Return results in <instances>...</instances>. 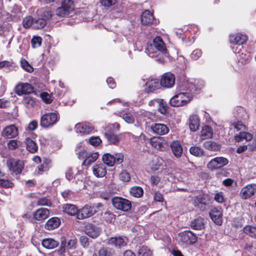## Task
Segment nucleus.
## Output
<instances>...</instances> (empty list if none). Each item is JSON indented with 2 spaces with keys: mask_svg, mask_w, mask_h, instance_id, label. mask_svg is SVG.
Wrapping results in <instances>:
<instances>
[{
  "mask_svg": "<svg viewBox=\"0 0 256 256\" xmlns=\"http://www.w3.org/2000/svg\"><path fill=\"white\" fill-rule=\"evenodd\" d=\"M74 10V4L72 0H64L62 6L56 10V14L61 17L68 16Z\"/></svg>",
  "mask_w": 256,
  "mask_h": 256,
  "instance_id": "f257e3e1",
  "label": "nucleus"
},
{
  "mask_svg": "<svg viewBox=\"0 0 256 256\" xmlns=\"http://www.w3.org/2000/svg\"><path fill=\"white\" fill-rule=\"evenodd\" d=\"M186 92H180L172 98L170 100L171 106L180 107L186 106L190 102Z\"/></svg>",
  "mask_w": 256,
  "mask_h": 256,
  "instance_id": "f03ea898",
  "label": "nucleus"
},
{
  "mask_svg": "<svg viewBox=\"0 0 256 256\" xmlns=\"http://www.w3.org/2000/svg\"><path fill=\"white\" fill-rule=\"evenodd\" d=\"M112 204L116 209L124 212H128L131 209V202L126 198L120 197H114L112 200Z\"/></svg>",
  "mask_w": 256,
  "mask_h": 256,
  "instance_id": "7ed1b4c3",
  "label": "nucleus"
},
{
  "mask_svg": "<svg viewBox=\"0 0 256 256\" xmlns=\"http://www.w3.org/2000/svg\"><path fill=\"white\" fill-rule=\"evenodd\" d=\"M148 105L152 110L158 112H167L169 108L168 104L162 98L152 100L148 102Z\"/></svg>",
  "mask_w": 256,
  "mask_h": 256,
  "instance_id": "20e7f679",
  "label": "nucleus"
},
{
  "mask_svg": "<svg viewBox=\"0 0 256 256\" xmlns=\"http://www.w3.org/2000/svg\"><path fill=\"white\" fill-rule=\"evenodd\" d=\"M6 164L9 170L16 174H20L24 168V163L22 161L12 158H8Z\"/></svg>",
  "mask_w": 256,
  "mask_h": 256,
  "instance_id": "39448f33",
  "label": "nucleus"
},
{
  "mask_svg": "<svg viewBox=\"0 0 256 256\" xmlns=\"http://www.w3.org/2000/svg\"><path fill=\"white\" fill-rule=\"evenodd\" d=\"M58 116L56 113H45L40 120V126L43 128L52 126L58 121Z\"/></svg>",
  "mask_w": 256,
  "mask_h": 256,
  "instance_id": "423d86ee",
  "label": "nucleus"
},
{
  "mask_svg": "<svg viewBox=\"0 0 256 256\" xmlns=\"http://www.w3.org/2000/svg\"><path fill=\"white\" fill-rule=\"evenodd\" d=\"M14 92L19 96L29 94L34 92V88L28 83L20 82L15 86Z\"/></svg>",
  "mask_w": 256,
  "mask_h": 256,
  "instance_id": "0eeeda50",
  "label": "nucleus"
},
{
  "mask_svg": "<svg viewBox=\"0 0 256 256\" xmlns=\"http://www.w3.org/2000/svg\"><path fill=\"white\" fill-rule=\"evenodd\" d=\"M228 163V160L224 157H216L211 160L207 164V168L211 170L220 168Z\"/></svg>",
  "mask_w": 256,
  "mask_h": 256,
  "instance_id": "6e6552de",
  "label": "nucleus"
},
{
  "mask_svg": "<svg viewBox=\"0 0 256 256\" xmlns=\"http://www.w3.org/2000/svg\"><path fill=\"white\" fill-rule=\"evenodd\" d=\"M98 212L94 206H91L88 204L85 205L81 209L78 210L77 214V218L78 220H83L90 218Z\"/></svg>",
  "mask_w": 256,
  "mask_h": 256,
  "instance_id": "1a4fd4ad",
  "label": "nucleus"
},
{
  "mask_svg": "<svg viewBox=\"0 0 256 256\" xmlns=\"http://www.w3.org/2000/svg\"><path fill=\"white\" fill-rule=\"evenodd\" d=\"M175 83V76L170 72H167L164 74L160 80V84L164 88H171Z\"/></svg>",
  "mask_w": 256,
  "mask_h": 256,
  "instance_id": "9d476101",
  "label": "nucleus"
},
{
  "mask_svg": "<svg viewBox=\"0 0 256 256\" xmlns=\"http://www.w3.org/2000/svg\"><path fill=\"white\" fill-rule=\"evenodd\" d=\"M256 192V184H248L242 189L240 192V196L244 200H246L253 196Z\"/></svg>",
  "mask_w": 256,
  "mask_h": 256,
  "instance_id": "9b49d317",
  "label": "nucleus"
},
{
  "mask_svg": "<svg viewBox=\"0 0 256 256\" xmlns=\"http://www.w3.org/2000/svg\"><path fill=\"white\" fill-rule=\"evenodd\" d=\"M141 22L144 25L156 24L158 20L154 18L152 13L149 10H146L141 15Z\"/></svg>",
  "mask_w": 256,
  "mask_h": 256,
  "instance_id": "f8f14e48",
  "label": "nucleus"
},
{
  "mask_svg": "<svg viewBox=\"0 0 256 256\" xmlns=\"http://www.w3.org/2000/svg\"><path fill=\"white\" fill-rule=\"evenodd\" d=\"M180 240L186 244H194L197 241L196 236L190 231H184L180 234Z\"/></svg>",
  "mask_w": 256,
  "mask_h": 256,
  "instance_id": "ddd939ff",
  "label": "nucleus"
},
{
  "mask_svg": "<svg viewBox=\"0 0 256 256\" xmlns=\"http://www.w3.org/2000/svg\"><path fill=\"white\" fill-rule=\"evenodd\" d=\"M248 37L242 34H231L229 36V42L234 45H242L246 43Z\"/></svg>",
  "mask_w": 256,
  "mask_h": 256,
  "instance_id": "4468645a",
  "label": "nucleus"
},
{
  "mask_svg": "<svg viewBox=\"0 0 256 256\" xmlns=\"http://www.w3.org/2000/svg\"><path fill=\"white\" fill-rule=\"evenodd\" d=\"M145 85L146 87V93L154 92L155 90L160 88V81L158 79L152 78L148 79L146 82Z\"/></svg>",
  "mask_w": 256,
  "mask_h": 256,
  "instance_id": "2eb2a0df",
  "label": "nucleus"
},
{
  "mask_svg": "<svg viewBox=\"0 0 256 256\" xmlns=\"http://www.w3.org/2000/svg\"><path fill=\"white\" fill-rule=\"evenodd\" d=\"M18 134V128L13 124L6 126L2 132V136L7 138H15Z\"/></svg>",
  "mask_w": 256,
  "mask_h": 256,
  "instance_id": "dca6fc26",
  "label": "nucleus"
},
{
  "mask_svg": "<svg viewBox=\"0 0 256 256\" xmlns=\"http://www.w3.org/2000/svg\"><path fill=\"white\" fill-rule=\"evenodd\" d=\"M85 232L90 238H96L100 235V230L95 225L88 224L85 227Z\"/></svg>",
  "mask_w": 256,
  "mask_h": 256,
  "instance_id": "f3484780",
  "label": "nucleus"
},
{
  "mask_svg": "<svg viewBox=\"0 0 256 256\" xmlns=\"http://www.w3.org/2000/svg\"><path fill=\"white\" fill-rule=\"evenodd\" d=\"M153 46L156 49L163 54L167 53V49L165 44L160 36H157L153 40Z\"/></svg>",
  "mask_w": 256,
  "mask_h": 256,
  "instance_id": "a211bd4d",
  "label": "nucleus"
},
{
  "mask_svg": "<svg viewBox=\"0 0 256 256\" xmlns=\"http://www.w3.org/2000/svg\"><path fill=\"white\" fill-rule=\"evenodd\" d=\"M151 128L154 134L160 136L165 135L169 132L168 128L162 124H155L151 126Z\"/></svg>",
  "mask_w": 256,
  "mask_h": 256,
  "instance_id": "6ab92c4d",
  "label": "nucleus"
},
{
  "mask_svg": "<svg viewBox=\"0 0 256 256\" xmlns=\"http://www.w3.org/2000/svg\"><path fill=\"white\" fill-rule=\"evenodd\" d=\"M94 174L97 178H102L106 174V168L104 164H96L92 166Z\"/></svg>",
  "mask_w": 256,
  "mask_h": 256,
  "instance_id": "aec40b11",
  "label": "nucleus"
},
{
  "mask_svg": "<svg viewBox=\"0 0 256 256\" xmlns=\"http://www.w3.org/2000/svg\"><path fill=\"white\" fill-rule=\"evenodd\" d=\"M170 146L174 155L177 158H180L183 152V148L178 140L172 141Z\"/></svg>",
  "mask_w": 256,
  "mask_h": 256,
  "instance_id": "412c9836",
  "label": "nucleus"
},
{
  "mask_svg": "<svg viewBox=\"0 0 256 256\" xmlns=\"http://www.w3.org/2000/svg\"><path fill=\"white\" fill-rule=\"evenodd\" d=\"M151 146L157 150H162L166 144L165 140L162 137H153L150 139Z\"/></svg>",
  "mask_w": 256,
  "mask_h": 256,
  "instance_id": "4be33fe9",
  "label": "nucleus"
},
{
  "mask_svg": "<svg viewBox=\"0 0 256 256\" xmlns=\"http://www.w3.org/2000/svg\"><path fill=\"white\" fill-rule=\"evenodd\" d=\"M50 214L49 210L47 208H41L36 210L34 213V218L37 220H42L46 219Z\"/></svg>",
  "mask_w": 256,
  "mask_h": 256,
  "instance_id": "5701e85b",
  "label": "nucleus"
},
{
  "mask_svg": "<svg viewBox=\"0 0 256 256\" xmlns=\"http://www.w3.org/2000/svg\"><path fill=\"white\" fill-rule=\"evenodd\" d=\"M189 128L191 131L196 132L200 127V119L196 114H193L189 118Z\"/></svg>",
  "mask_w": 256,
  "mask_h": 256,
  "instance_id": "b1692460",
  "label": "nucleus"
},
{
  "mask_svg": "<svg viewBox=\"0 0 256 256\" xmlns=\"http://www.w3.org/2000/svg\"><path fill=\"white\" fill-rule=\"evenodd\" d=\"M76 130L77 132L81 134H86L91 132L94 128L86 124L78 123L76 125Z\"/></svg>",
  "mask_w": 256,
  "mask_h": 256,
  "instance_id": "393cba45",
  "label": "nucleus"
},
{
  "mask_svg": "<svg viewBox=\"0 0 256 256\" xmlns=\"http://www.w3.org/2000/svg\"><path fill=\"white\" fill-rule=\"evenodd\" d=\"M107 244L110 246L120 248L126 245V243L122 237H112L108 239Z\"/></svg>",
  "mask_w": 256,
  "mask_h": 256,
  "instance_id": "a878e982",
  "label": "nucleus"
},
{
  "mask_svg": "<svg viewBox=\"0 0 256 256\" xmlns=\"http://www.w3.org/2000/svg\"><path fill=\"white\" fill-rule=\"evenodd\" d=\"M212 136L213 130L211 127L207 125L202 127L200 134L201 141L206 139L211 138Z\"/></svg>",
  "mask_w": 256,
  "mask_h": 256,
  "instance_id": "bb28decb",
  "label": "nucleus"
},
{
  "mask_svg": "<svg viewBox=\"0 0 256 256\" xmlns=\"http://www.w3.org/2000/svg\"><path fill=\"white\" fill-rule=\"evenodd\" d=\"M212 220L217 224L220 225L222 223V213L220 210L216 208L212 210L210 213Z\"/></svg>",
  "mask_w": 256,
  "mask_h": 256,
  "instance_id": "cd10ccee",
  "label": "nucleus"
},
{
  "mask_svg": "<svg viewBox=\"0 0 256 256\" xmlns=\"http://www.w3.org/2000/svg\"><path fill=\"white\" fill-rule=\"evenodd\" d=\"M60 224V218L53 217L49 219L45 224L44 228L48 230H52L57 228Z\"/></svg>",
  "mask_w": 256,
  "mask_h": 256,
  "instance_id": "c85d7f7f",
  "label": "nucleus"
},
{
  "mask_svg": "<svg viewBox=\"0 0 256 256\" xmlns=\"http://www.w3.org/2000/svg\"><path fill=\"white\" fill-rule=\"evenodd\" d=\"M62 210L64 212L68 214L70 216L77 215L78 213V210L77 207L72 204H66L62 206Z\"/></svg>",
  "mask_w": 256,
  "mask_h": 256,
  "instance_id": "c756f323",
  "label": "nucleus"
},
{
  "mask_svg": "<svg viewBox=\"0 0 256 256\" xmlns=\"http://www.w3.org/2000/svg\"><path fill=\"white\" fill-rule=\"evenodd\" d=\"M203 146L206 150L214 152L220 150L221 148L220 144L212 140L205 142L203 144Z\"/></svg>",
  "mask_w": 256,
  "mask_h": 256,
  "instance_id": "7c9ffc66",
  "label": "nucleus"
},
{
  "mask_svg": "<svg viewBox=\"0 0 256 256\" xmlns=\"http://www.w3.org/2000/svg\"><path fill=\"white\" fill-rule=\"evenodd\" d=\"M252 135L249 132H242L234 136V140L236 142H240L244 140L248 142L252 140Z\"/></svg>",
  "mask_w": 256,
  "mask_h": 256,
  "instance_id": "2f4dec72",
  "label": "nucleus"
},
{
  "mask_svg": "<svg viewBox=\"0 0 256 256\" xmlns=\"http://www.w3.org/2000/svg\"><path fill=\"white\" fill-rule=\"evenodd\" d=\"M58 244V242L52 238H46L42 241V245L47 249L54 248Z\"/></svg>",
  "mask_w": 256,
  "mask_h": 256,
  "instance_id": "473e14b6",
  "label": "nucleus"
},
{
  "mask_svg": "<svg viewBox=\"0 0 256 256\" xmlns=\"http://www.w3.org/2000/svg\"><path fill=\"white\" fill-rule=\"evenodd\" d=\"M105 136L108 141L112 144H116L122 138V134H120L118 135L114 134L106 133Z\"/></svg>",
  "mask_w": 256,
  "mask_h": 256,
  "instance_id": "72a5a7b5",
  "label": "nucleus"
},
{
  "mask_svg": "<svg viewBox=\"0 0 256 256\" xmlns=\"http://www.w3.org/2000/svg\"><path fill=\"white\" fill-rule=\"evenodd\" d=\"M26 149L30 152L34 153L38 150V146L36 142L30 138H26Z\"/></svg>",
  "mask_w": 256,
  "mask_h": 256,
  "instance_id": "f704fd0d",
  "label": "nucleus"
},
{
  "mask_svg": "<svg viewBox=\"0 0 256 256\" xmlns=\"http://www.w3.org/2000/svg\"><path fill=\"white\" fill-rule=\"evenodd\" d=\"M237 58L238 62L242 64L248 63L250 60L249 55L248 54L246 51L244 50L241 52H238Z\"/></svg>",
  "mask_w": 256,
  "mask_h": 256,
  "instance_id": "c9c22d12",
  "label": "nucleus"
},
{
  "mask_svg": "<svg viewBox=\"0 0 256 256\" xmlns=\"http://www.w3.org/2000/svg\"><path fill=\"white\" fill-rule=\"evenodd\" d=\"M98 152H94L88 155L83 162V164L86 166L90 165L98 159Z\"/></svg>",
  "mask_w": 256,
  "mask_h": 256,
  "instance_id": "e433bc0d",
  "label": "nucleus"
},
{
  "mask_svg": "<svg viewBox=\"0 0 256 256\" xmlns=\"http://www.w3.org/2000/svg\"><path fill=\"white\" fill-rule=\"evenodd\" d=\"M98 256H114V250L109 248H101L98 252Z\"/></svg>",
  "mask_w": 256,
  "mask_h": 256,
  "instance_id": "4c0bfd02",
  "label": "nucleus"
},
{
  "mask_svg": "<svg viewBox=\"0 0 256 256\" xmlns=\"http://www.w3.org/2000/svg\"><path fill=\"white\" fill-rule=\"evenodd\" d=\"M191 227L196 230H200L204 227V219L202 218H198L192 222Z\"/></svg>",
  "mask_w": 256,
  "mask_h": 256,
  "instance_id": "58836bf2",
  "label": "nucleus"
},
{
  "mask_svg": "<svg viewBox=\"0 0 256 256\" xmlns=\"http://www.w3.org/2000/svg\"><path fill=\"white\" fill-rule=\"evenodd\" d=\"M4 68L6 69L7 72L12 71L14 68V63L12 60L0 62V68Z\"/></svg>",
  "mask_w": 256,
  "mask_h": 256,
  "instance_id": "ea45409f",
  "label": "nucleus"
},
{
  "mask_svg": "<svg viewBox=\"0 0 256 256\" xmlns=\"http://www.w3.org/2000/svg\"><path fill=\"white\" fill-rule=\"evenodd\" d=\"M110 104H117L120 106H122L125 108L122 110V112H124L126 110H129L128 108L130 107V104L128 102H124V100L120 98H115L108 102Z\"/></svg>",
  "mask_w": 256,
  "mask_h": 256,
  "instance_id": "a19ab883",
  "label": "nucleus"
},
{
  "mask_svg": "<svg viewBox=\"0 0 256 256\" xmlns=\"http://www.w3.org/2000/svg\"><path fill=\"white\" fill-rule=\"evenodd\" d=\"M23 102L26 108H32L36 104V98L30 96H25L23 98Z\"/></svg>",
  "mask_w": 256,
  "mask_h": 256,
  "instance_id": "79ce46f5",
  "label": "nucleus"
},
{
  "mask_svg": "<svg viewBox=\"0 0 256 256\" xmlns=\"http://www.w3.org/2000/svg\"><path fill=\"white\" fill-rule=\"evenodd\" d=\"M33 28L35 29H41L44 28L46 24V22L42 18H34Z\"/></svg>",
  "mask_w": 256,
  "mask_h": 256,
  "instance_id": "37998d69",
  "label": "nucleus"
},
{
  "mask_svg": "<svg viewBox=\"0 0 256 256\" xmlns=\"http://www.w3.org/2000/svg\"><path fill=\"white\" fill-rule=\"evenodd\" d=\"M130 193L136 198H140L143 195L144 190L140 186H134L130 189Z\"/></svg>",
  "mask_w": 256,
  "mask_h": 256,
  "instance_id": "c03bdc74",
  "label": "nucleus"
},
{
  "mask_svg": "<svg viewBox=\"0 0 256 256\" xmlns=\"http://www.w3.org/2000/svg\"><path fill=\"white\" fill-rule=\"evenodd\" d=\"M102 160L106 165L112 166L114 164V156L109 154H104L102 156Z\"/></svg>",
  "mask_w": 256,
  "mask_h": 256,
  "instance_id": "a18cd8bd",
  "label": "nucleus"
},
{
  "mask_svg": "<svg viewBox=\"0 0 256 256\" xmlns=\"http://www.w3.org/2000/svg\"><path fill=\"white\" fill-rule=\"evenodd\" d=\"M244 232L250 236L256 238V227L246 226L244 228Z\"/></svg>",
  "mask_w": 256,
  "mask_h": 256,
  "instance_id": "49530a36",
  "label": "nucleus"
},
{
  "mask_svg": "<svg viewBox=\"0 0 256 256\" xmlns=\"http://www.w3.org/2000/svg\"><path fill=\"white\" fill-rule=\"evenodd\" d=\"M194 202L196 206L201 208H204L206 204V198L204 196H197Z\"/></svg>",
  "mask_w": 256,
  "mask_h": 256,
  "instance_id": "de8ad7c7",
  "label": "nucleus"
},
{
  "mask_svg": "<svg viewBox=\"0 0 256 256\" xmlns=\"http://www.w3.org/2000/svg\"><path fill=\"white\" fill-rule=\"evenodd\" d=\"M190 153L196 156H201L204 154V150L198 146H191L190 148Z\"/></svg>",
  "mask_w": 256,
  "mask_h": 256,
  "instance_id": "09e8293b",
  "label": "nucleus"
},
{
  "mask_svg": "<svg viewBox=\"0 0 256 256\" xmlns=\"http://www.w3.org/2000/svg\"><path fill=\"white\" fill-rule=\"evenodd\" d=\"M20 66L27 72L31 73L34 71L33 67L25 59L22 58L21 60Z\"/></svg>",
  "mask_w": 256,
  "mask_h": 256,
  "instance_id": "8fccbe9b",
  "label": "nucleus"
},
{
  "mask_svg": "<svg viewBox=\"0 0 256 256\" xmlns=\"http://www.w3.org/2000/svg\"><path fill=\"white\" fill-rule=\"evenodd\" d=\"M42 38L40 36H34L31 40V45L32 48L40 46L42 44Z\"/></svg>",
  "mask_w": 256,
  "mask_h": 256,
  "instance_id": "3c124183",
  "label": "nucleus"
},
{
  "mask_svg": "<svg viewBox=\"0 0 256 256\" xmlns=\"http://www.w3.org/2000/svg\"><path fill=\"white\" fill-rule=\"evenodd\" d=\"M139 256H153L152 252L146 246H142L138 250Z\"/></svg>",
  "mask_w": 256,
  "mask_h": 256,
  "instance_id": "603ef678",
  "label": "nucleus"
},
{
  "mask_svg": "<svg viewBox=\"0 0 256 256\" xmlns=\"http://www.w3.org/2000/svg\"><path fill=\"white\" fill-rule=\"evenodd\" d=\"M34 18L32 16H28L24 18L22 20L23 26L26 28H28L31 26H33Z\"/></svg>",
  "mask_w": 256,
  "mask_h": 256,
  "instance_id": "864d4df0",
  "label": "nucleus"
},
{
  "mask_svg": "<svg viewBox=\"0 0 256 256\" xmlns=\"http://www.w3.org/2000/svg\"><path fill=\"white\" fill-rule=\"evenodd\" d=\"M231 126H233L237 131L246 130L245 124L242 122L238 120L233 122L231 124Z\"/></svg>",
  "mask_w": 256,
  "mask_h": 256,
  "instance_id": "5fc2aeb1",
  "label": "nucleus"
},
{
  "mask_svg": "<svg viewBox=\"0 0 256 256\" xmlns=\"http://www.w3.org/2000/svg\"><path fill=\"white\" fill-rule=\"evenodd\" d=\"M118 0H99L101 6L105 8H110L114 6L117 2Z\"/></svg>",
  "mask_w": 256,
  "mask_h": 256,
  "instance_id": "6e6d98bb",
  "label": "nucleus"
},
{
  "mask_svg": "<svg viewBox=\"0 0 256 256\" xmlns=\"http://www.w3.org/2000/svg\"><path fill=\"white\" fill-rule=\"evenodd\" d=\"M120 179L123 182H128L130 180L129 173L126 170H122L119 175Z\"/></svg>",
  "mask_w": 256,
  "mask_h": 256,
  "instance_id": "4d7b16f0",
  "label": "nucleus"
},
{
  "mask_svg": "<svg viewBox=\"0 0 256 256\" xmlns=\"http://www.w3.org/2000/svg\"><path fill=\"white\" fill-rule=\"evenodd\" d=\"M120 116L126 122L131 124L134 122V118L132 113H122Z\"/></svg>",
  "mask_w": 256,
  "mask_h": 256,
  "instance_id": "13d9d810",
  "label": "nucleus"
},
{
  "mask_svg": "<svg viewBox=\"0 0 256 256\" xmlns=\"http://www.w3.org/2000/svg\"><path fill=\"white\" fill-rule=\"evenodd\" d=\"M40 97L46 104H50L52 99V96L46 92H42L40 94Z\"/></svg>",
  "mask_w": 256,
  "mask_h": 256,
  "instance_id": "bf43d9fd",
  "label": "nucleus"
},
{
  "mask_svg": "<svg viewBox=\"0 0 256 256\" xmlns=\"http://www.w3.org/2000/svg\"><path fill=\"white\" fill-rule=\"evenodd\" d=\"M36 204L38 206H50L52 203L50 201L46 198H42L37 200Z\"/></svg>",
  "mask_w": 256,
  "mask_h": 256,
  "instance_id": "052dcab7",
  "label": "nucleus"
},
{
  "mask_svg": "<svg viewBox=\"0 0 256 256\" xmlns=\"http://www.w3.org/2000/svg\"><path fill=\"white\" fill-rule=\"evenodd\" d=\"M202 54V52L201 50L196 49L192 52L190 57L192 60H196L201 57Z\"/></svg>",
  "mask_w": 256,
  "mask_h": 256,
  "instance_id": "680f3d73",
  "label": "nucleus"
},
{
  "mask_svg": "<svg viewBox=\"0 0 256 256\" xmlns=\"http://www.w3.org/2000/svg\"><path fill=\"white\" fill-rule=\"evenodd\" d=\"M89 143L94 146H96L102 142L101 140L98 136H92L89 139Z\"/></svg>",
  "mask_w": 256,
  "mask_h": 256,
  "instance_id": "e2e57ef3",
  "label": "nucleus"
},
{
  "mask_svg": "<svg viewBox=\"0 0 256 256\" xmlns=\"http://www.w3.org/2000/svg\"><path fill=\"white\" fill-rule=\"evenodd\" d=\"M52 16V12L50 10H46L42 14L41 18L46 22L47 20L51 18Z\"/></svg>",
  "mask_w": 256,
  "mask_h": 256,
  "instance_id": "0e129e2a",
  "label": "nucleus"
},
{
  "mask_svg": "<svg viewBox=\"0 0 256 256\" xmlns=\"http://www.w3.org/2000/svg\"><path fill=\"white\" fill-rule=\"evenodd\" d=\"M120 126L118 123H114L112 124H109L106 127V130L110 132H114L118 130Z\"/></svg>",
  "mask_w": 256,
  "mask_h": 256,
  "instance_id": "69168bd1",
  "label": "nucleus"
},
{
  "mask_svg": "<svg viewBox=\"0 0 256 256\" xmlns=\"http://www.w3.org/2000/svg\"><path fill=\"white\" fill-rule=\"evenodd\" d=\"M80 244L84 248H88L89 246L88 238L86 236H82L80 238Z\"/></svg>",
  "mask_w": 256,
  "mask_h": 256,
  "instance_id": "338daca9",
  "label": "nucleus"
},
{
  "mask_svg": "<svg viewBox=\"0 0 256 256\" xmlns=\"http://www.w3.org/2000/svg\"><path fill=\"white\" fill-rule=\"evenodd\" d=\"M114 163L121 164L124 160V155L122 153H117L114 154Z\"/></svg>",
  "mask_w": 256,
  "mask_h": 256,
  "instance_id": "774afa93",
  "label": "nucleus"
}]
</instances>
